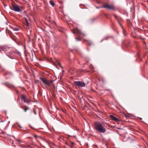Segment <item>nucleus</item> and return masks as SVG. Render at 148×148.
Masks as SVG:
<instances>
[{"mask_svg":"<svg viewBox=\"0 0 148 148\" xmlns=\"http://www.w3.org/2000/svg\"><path fill=\"white\" fill-rule=\"evenodd\" d=\"M18 44L19 45H20V44Z\"/></svg>","mask_w":148,"mask_h":148,"instance_id":"obj_30","label":"nucleus"},{"mask_svg":"<svg viewBox=\"0 0 148 148\" xmlns=\"http://www.w3.org/2000/svg\"><path fill=\"white\" fill-rule=\"evenodd\" d=\"M74 83L79 87H83L85 86V83L81 81H75Z\"/></svg>","mask_w":148,"mask_h":148,"instance_id":"obj_6","label":"nucleus"},{"mask_svg":"<svg viewBox=\"0 0 148 148\" xmlns=\"http://www.w3.org/2000/svg\"><path fill=\"white\" fill-rule=\"evenodd\" d=\"M24 102L25 103H28L29 102V100L28 99H25V100L24 101Z\"/></svg>","mask_w":148,"mask_h":148,"instance_id":"obj_18","label":"nucleus"},{"mask_svg":"<svg viewBox=\"0 0 148 148\" xmlns=\"http://www.w3.org/2000/svg\"><path fill=\"white\" fill-rule=\"evenodd\" d=\"M33 112L34 113V114H36V113L35 112H34H34Z\"/></svg>","mask_w":148,"mask_h":148,"instance_id":"obj_26","label":"nucleus"},{"mask_svg":"<svg viewBox=\"0 0 148 148\" xmlns=\"http://www.w3.org/2000/svg\"><path fill=\"white\" fill-rule=\"evenodd\" d=\"M34 137L35 138H37L38 137V136H37L36 135H35L34 136Z\"/></svg>","mask_w":148,"mask_h":148,"instance_id":"obj_22","label":"nucleus"},{"mask_svg":"<svg viewBox=\"0 0 148 148\" xmlns=\"http://www.w3.org/2000/svg\"><path fill=\"white\" fill-rule=\"evenodd\" d=\"M23 109L24 110L25 112H26L27 110L28 109V108L26 107H25V108H23Z\"/></svg>","mask_w":148,"mask_h":148,"instance_id":"obj_15","label":"nucleus"},{"mask_svg":"<svg viewBox=\"0 0 148 148\" xmlns=\"http://www.w3.org/2000/svg\"><path fill=\"white\" fill-rule=\"evenodd\" d=\"M26 24L27 25V26H28L29 25V23L28 21L27 22H26Z\"/></svg>","mask_w":148,"mask_h":148,"instance_id":"obj_23","label":"nucleus"},{"mask_svg":"<svg viewBox=\"0 0 148 148\" xmlns=\"http://www.w3.org/2000/svg\"><path fill=\"white\" fill-rule=\"evenodd\" d=\"M2 69V70H3V71H4V69Z\"/></svg>","mask_w":148,"mask_h":148,"instance_id":"obj_28","label":"nucleus"},{"mask_svg":"<svg viewBox=\"0 0 148 148\" xmlns=\"http://www.w3.org/2000/svg\"><path fill=\"white\" fill-rule=\"evenodd\" d=\"M84 42H86V43L89 45H91L92 44V42L90 40H85L84 41Z\"/></svg>","mask_w":148,"mask_h":148,"instance_id":"obj_9","label":"nucleus"},{"mask_svg":"<svg viewBox=\"0 0 148 148\" xmlns=\"http://www.w3.org/2000/svg\"><path fill=\"white\" fill-rule=\"evenodd\" d=\"M110 118L113 120L115 122H118L120 121V120L119 119H118L115 116H114L112 115H110Z\"/></svg>","mask_w":148,"mask_h":148,"instance_id":"obj_7","label":"nucleus"},{"mask_svg":"<svg viewBox=\"0 0 148 148\" xmlns=\"http://www.w3.org/2000/svg\"><path fill=\"white\" fill-rule=\"evenodd\" d=\"M49 89L50 88L54 89L55 88V85L53 83V82H52V84H51V87H49Z\"/></svg>","mask_w":148,"mask_h":148,"instance_id":"obj_10","label":"nucleus"},{"mask_svg":"<svg viewBox=\"0 0 148 148\" xmlns=\"http://www.w3.org/2000/svg\"><path fill=\"white\" fill-rule=\"evenodd\" d=\"M10 49V48L6 47V48H4L3 50V51L6 52V53H10V52L9 51Z\"/></svg>","mask_w":148,"mask_h":148,"instance_id":"obj_8","label":"nucleus"},{"mask_svg":"<svg viewBox=\"0 0 148 148\" xmlns=\"http://www.w3.org/2000/svg\"><path fill=\"white\" fill-rule=\"evenodd\" d=\"M11 9L17 12H21L24 9V8L21 6H19L17 4L14 3L12 4Z\"/></svg>","mask_w":148,"mask_h":148,"instance_id":"obj_3","label":"nucleus"},{"mask_svg":"<svg viewBox=\"0 0 148 148\" xmlns=\"http://www.w3.org/2000/svg\"><path fill=\"white\" fill-rule=\"evenodd\" d=\"M21 99L22 100H23V101L25 100V99H26V97L24 95H23L21 97Z\"/></svg>","mask_w":148,"mask_h":148,"instance_id":"obj_11","label":"nucleus"},{"mask_svg":"<svg viewBox=\"0 0 148 148\" xmlns=\"http://www.w3.org/2000/svg\"><path fill=\"white\" fill-rule=\"evenodd\" d=\"M16 141L17 142H19V143H21V140H20L19 139H17L16 140Z\"/></svg>","mask_w":148,"mask_h":148,"instance_id":"obj_19","label":"nucleus"},{"mask_svg":"<svg viewBox=\"0 0 148 148\" xmlns=\"http://www.w3.org/2000/svg\"><path fill=\"white\" fill-rule=\"evenodd\" d=\"M22 147H26V146H22Z\"/></svg>","mask_w":148,"mask_h":148,"instance_id":"obj_27","label":"nucleus"},{"mask_svg":"<svg viewBox=\"0 0 148 148\" xmlns=\"http://www.w3.org/2000/svg\"><path fill=\"white\" fill-rule=\"evenodd\" d=\"M72 31L73 34H75L79 38H82L84 36V34L81 31L77 28L73 29Z\"/></svg>","mask_w":148,"mask_h":148,"instance_id":"obj_4","label":"nucleus"},{"mask_svg":"<svg viewBox=\"0 0 148 148\" xmlns=\"http://www.w3.org/2000/svg\"><path fill=\"white\" fill-rule=\"evenodd\" d=\"M13 29L14 31H18L19 30L18 28L16 27L13 28Z\"/></svg>","mask_w":148,"mask_h":148,"instance_id":"obj_17","label":"nucleus"},{"mask_svg":"<svg viewBox=\"0 0 148 148\" xmlns=\"http://www.w3.org/2000/svg\"><path fill=\"white\" fill-rule=\"evenodd\" d=\"M25 21H26V22L28 21L27 20L26 18H25Z\"/></svg>","mask_w":148,"mask_h":148,"instance_id":"obj_25","label":"nucleus"},{"mask_svg":"<svg viewBox=\"0 0 148 148\" xmlns=\"http://www.w3.org/2000/svg\"><path fill=\"white\" fill-rule=\"evenodd\" d=\"M1 66H0V69H1Z\"/></svg>","mask_w":148,"mask_h":148,"instance_id":"obj_32","label":"nucleus"},{"mask_svg":"<svg viewBox=\"0 0 148 148\" xmlns=\"http://www.w3.org/2000/svg\"><path fill=\"white\" fill-rule=\"evenodd\" d=\"M114 17H115V18L116 19V20H117V21H118V23H119V24L120 25H121L120 23V22H119V21L118 20V19H117V17L116 15H114Z\"/></svg>","mask_w":148,"mask_h":148,"instance_id":"obj_16","label":"nucleus"},{"mask_svg":"<svg viewBox=\"0 0 148 148\" xmlns=\"http://www.w3.org/2000/svg\"><path fill=\"white\" fill-rule=\"evenodd\" d=\"M21 99L22 100H23V101L25 100V99H26V97L24 95H23L21 97Z\"/></svg>","mask_w":148,"mask_h":148,"instance_id":"obj_12","label":"nucleus"},{"mask_svg":"<svg viewBox=\"0 0 148 148\" xmlns=\"http://www.w3.org/2000/svg\"><path fill=\"white\" fill-rule=\"evenodd\" d=\"M50 3L51 5L53 6L54 5V3L53 1H50L49 2Z\"/></svg>","mask_w":148,"mask_h":148,"instance_id":"obj_13","label":"nucleus"},{"mask_svg":"<svg viewBox=\"0 0 148 148\" xmlns=\"http://www.w3.org/2000/svg\"><path fill=\"white\" fill-rule=\"evenodd\" d=\"M105 124L103 123L99 122H96L94 123L95 129L97 131L101 133H104L106 132V130L104 128Z\"/></svg>","mask_w":148,"mask_h":148,"instance_id":"obj_1","label":"nucleus"},{"mask_svg":"<svg viewBox=\"0 0 148 148\" xmlns=\"http://www.w3.org/2000/svg\"><path fill=\"white\" fill-rule=\"evenodd\" d=\"M103 7L106 9L110 10H115V6L112 4H109L107 3H105L103 4Z\"/></svg>","mask_w":148,"mask_h":148,"instance_id":"obj_5","label":"nucleus"},{"mask_svg":"<svg viewBox=\"0 0 148 148\" xmlns=\"http://www.w3.org/2000/svg\"><path fill=\"white\" fill-rule=\"evenodd\" d=\"M6 75V73H5V75Z\"/></svg>","mask_w":148,"mask_h":148,"instance_id":"obj_29","label":"nucleus"},{"mask_svg":"<svg viewBox=\"0 0 148 148\" xmlns=\"http://www.w3.org/2000/svg\"><path fill=\"white\" fill-rule=\"evenodd\" d=\"M4 84L7 86L9 87L10 85L7 82H5Z\"/></svg>","mask_w":148,"mask_h":148,"instance_id":"obj_14","label":"nucleus"},{"mask_svg":"<svg viewBox=\"0 0 148 148\" xmlns=\"http://www.w3.org/2000/svg\"><path fill=\"white\" fill-rule=\"evenodd\" d=\"M40 79L45 84L46 88L48 90H49V87H51V84L52 81L51 80H48L46 78H43L42 77H40Z\"/></svg>","mask_w":148,"mask_h":148,"instance_id":"obj_2","label":"nucleus"},{"mask_svg":"<svg viewBox=\"0 0 148 148\" xmlns=\"http://www.w3.org/2000/svg\"><path fill=\"white\" fill-rule=\"evenodd\" d=\"M58 65L60 67L61 66V64H60V63L59 62H58Z\"/></svg>","mask_w":148,"mask_h":148,"instance_id":"obj_20","label":"nucleus"},{"mask_svg":"<svg viewBox=\"0 0 148 148\" xmlns=\"http://www.w3.org/2000/svg\"><path fill=\"white\" fill-rule=\"evenodd\" d=\"M124 116H125V117L126 118H128L129 117V116H128L126 114H124Z\"/></svg>","mask_w":148,"mask_h":148,"instance_id":"obj_21","label":"nucleus"},{"mask_svg":"<svg viewBox=\"0 0 148 148\" xmlns=\"http://www.w3.org/2000/svg\"><path fill=\"white\" fill-rule=\"evenodd\" d=\"M140 119H142L141 118H140Z\"/></svg>","mask_w":148,"mask_h":148,"instance_id":"obj_31","label":"nucleus"},{"mask_svg":"<svg viewBox=\"0 0 148 148\" xmlns=\"http://www.w3.org/2000/svg\"><path fill=\"white\" fill-rule=\"evenodd\" d=\"M76 40L77 41H78L80 39H79V38H76Z\"/></svg>","mask_w":148,"mask_h":148,"instance_id":"obj_24","label":"nucleus"}]
</instances>
